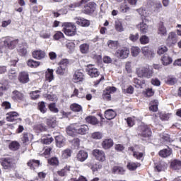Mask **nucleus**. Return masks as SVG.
Returning a JSON list of instances; mask_svg holds the SVG:
<instances>
[{
	"instance_id": "obj_20",
	"label": "nucleus",
	"mask_w": 181,
	"mask_h": 181,
	"mask_svg": "<svg viewBox=\"0 0 181 181\" xmlns=\"http://www.w3.org/2000/svg\"><path fill=\"white\" fill-rule=\"evenodd\" d=\"M76 158L79 162H84V161L87 160V159L88 158V153H87L85 151H80L78 153Z\"/></svg>"
},
{
	"instance_id": "obj_3",
	"label": "nucleus",
	"mask_w": 181,
	"mask_h": 181,
	"mask_svg": "<svg viewBox=\"0 0 181 181\" xmlns=\"http://www.w3.org/2000/svg\"><path fill=\"white\" fill-rule=\"evenodd\" d=\"M62 27L64 33L66 35V36H74L77 32V28L74 23H63Z\"/></svg>"
},
{
	"instance_id": "obj_44",
	"label": "nucleus",
	"mask_w": 181,
	"mask_h": 181,
	"mask_svg": "<svg viewBox=\"0 0 181 181\" xmlns=\"http://www.w3.org/2000/svg\"><path fill=\"white\" fill-rule=\"evenodd\" d=\"M86 2H88V0H81L80 2L69 4V8H70L71 9H74V8H78V6H81L83 4H86Z\"/></svg>"
},
{
	"instance_id": "obj_30",
	"label": "nucleus",
	"mask_w": 181,
	"mask_h": 181,
	"mask_svg": "<svg viewBox=\"0 0 181 181\" xmlns=\"http://www.w3.org/2000/svg\"><path fill=\"white\" fill-rule=\"evenodd\" d=\"M115 29L117 32L122 33L124 32V26L122 25V21L119 19H117L115 21Z\"/></svg>"
},
{
	"instance_id": "obj_43",
	"label": "nucleus",
	"mask_w": 181,
	"mask_h": 181,
	"mask_svg": "<svg viewBox=\"0 0 181 181\" xmlns=\"http://www.w3.org/2000/svg\"><path fill=\"white\" fill-rule=\"evenodd\" d=\"M136 12L140 15V16H143L144 18H148L149 16V13L146 11V8H140L136 10Z\"/></svg>"
},
{
	"instance_id": "obj_13",
	"label": "nucleus",
	"mask_w": 181,
	"mask_h": 181,
	"mask_svg": "<svg viewBox=\"0 0 181 181\" xmlns=\"http://www.w3.org/2000/svg\"><path fill=\"white\" fill-rule=\"evenodd\" d=\"M96 8L97 4L95 2H89L84 6V13H86V15H91L94 13Z\"/></svg>"
},
{
	"instance_id": "obj_61",
	"label": "nucleus",
	"mask_w": 181,
	"mask_h": 181,
	"mask_svg": "<svg viewBox=\"0 0 181 181\" xmlns=\"http://www.w3.org/2000/svg\"><path fill=\"white\" fill-rule=\"evenodd\" d=\"M49 108L52 112H54L55 114L59 112V109L56 107V103H50L49 105Z\"/></svg>"
},
{
	"instance_id": "obj_48",
	"label": "nucleus",
	"mask_w": 181,
	"mask_h": 181,
	"mask_svg": "<svg viewBox=\"0 0 181 181\" xmlns=\"http://www.w3.org/2000/svg\"><path fill=\"white\" fill-rule=\"evenodd\" d=\"M160 28H159V35L160 36H166L168 35V31L165 26H163V23H160Z\"/></svg>"
},
{
	"instance_id": "obj_5",
	"label": "nucleus",
	"mask_w": 181,
	"mask_h": 181,
	"mask_svg": "<svg viewBox=\"0 0 181 181\" xmlns=\"http://www.w3.org/2000/svg\"><path fill=\"white\" fill-rule=\"evenodd\" d=\"M136 73L139 77H146V78H151L152 77V69H149V66H143L136 69Z\"/></svg>"
},
{
	"instance_id": "obj_63",
	"label": "nucleus",
	"mask_w": 181,
	"mask_h": 181,
	"mask_svg": "<svg viewBox=\"0 0 181 181\" xmlns=\"http://www.w3.org/2000/svg\"><path fill=\"white\" fill-rule=\"evenodd\" d=\"M160 118L162 121H168L170 118V114L169 113H160Z\"/></svg>"
},
{
	"instance_id": "obj_28",
	"label": "nucleus",
	"mask_w": 181,
	"mask_h": 181,
	"mask_svg": "<svg viewBox=\"0 0 181 181\" xmlns=\"http://www.w3.org/2000/svg\"><path fill=\"white\" fill-rule=\"evenodd\" d=\"M56 145L58 148H62L64 146V142H66V139H64V136L59 135L55 137Z\"/></svg>"
},
{
	"instance_id": "obj_8",
	"label": "nucleus",
	"mask_w": 181,
	"mask_h": 181,
	"mask_svg": "<svg viewBox=\"0 0 181 181\" xmlns=\"http://www.w3.org/2000/svg\"><path fill=\"white\" fill-rule=\"evenodd\" d=\"M137 28L141 33H143V35H145L149 32V25H148V21L146 18L143 19L142 22H140L137 25Z\"/></svg>"
},
{
	"instance_id": "obj_12",
	"label": "nucleus",
	"mask_w": 181,
	"mask_h": 181,
	"mask_svg": "<svg viewBox=\"0 0 181 181\" xmlns=\"http://www.w3.org/2000/svg\"><path fill=\"white\" fill-rule=\"evenodd\" d=\"M165 43H167L168 46H173V45L177 43V34L175 32L169 33L168 36L165 40Z\"/></svg>"
},
{
	"instance_id": "obj_14",
	"label": "nucleus",
	"mask_w": 181,
	"mask_h": 181,
	"mask_svg": "<svg viewBox=\"0 0 181 181\" xmlns=\"http://www.w3.org/2000/svg\"><path fill=\"white\" fill-rule=\"evenodd\" d=\"M115 91H117V88L114 86L107 87L106 90L103 92V98L110 101L111 100V94H112V93H115Z\"/></svg>"
},
{
	"instance_id": "obj_51",
	"label": "nucleus",
	"mask_w": 181,
	"mask_h": 181,
	"mask_svg": "<svg viewBox=\"0 0 181 181\" xmlns=\"http://www.w3.org/2000/svg\"><path fill=\"white\" fill-rule=\"evenodd\" d=\"M139 42L141 45H148L150 42L149 37L147 35H141L139 38Z\"/></svg>"
},
{
	"instance_id": "obj_27",
	"label": "nucleus",
	"mask_w": 181,
	"mask_h": 181,
	"mask_svg": "<svg viewBox=\"0 0 181 181\" xmlns=\"http://www.w3.org/2000/svg\"><path fill=\"white\" fill-rule=\"evenodd\" d=\"M117 117V112L114 110L109 109L105 112V117L106 119H114V117Z\"/></svg>"
},
{
	"instance_id": "obj_64",
	"label": "nucleus",
	"mask_w": 181,
	"mask_h": 181,
	"mask_svg": "<svg viewBox=\"0 0 181 181\" xmlns=\"http://www.w3.org/2000/svg\"><path fill=\"white\" fill-rule=\"evenodd\" d=\"M177 82V80H176V78H173V77H169L167 79V84H169L170 86H173V84H176V83Z\"/></svg>"
},
{
	"instance_id": "obj_21",
	"label": "nucleus",
	"mask_w": 181,
	"mask_h": 181,
	"mask_svg": "<svg viewBox=\"0 0 181 181\" xmlns=\"http://www.w3.org/2000/svg\"><path fill=\"white\" fill-rule=\"evenodd\" d=\"M114 146V141L111 139H106L102 142V148L103 149H110Z\"/></svg>"
},
{
	"instance_id": "obj_56",
	"label": "nucleus",
	"mask_w": 181,
	"mask_h": 181,
	"mask_svg": "<svg viewBox=\"0 0 181 181\" xmlns=\"http://www.w3.org/2000/svg\"><path fill=\"white\" fill-rule=\"evenodd\" d=\"M32 100H37L40 97V90H35L30 93Z\"/></svg>"
},
{
	"instance_id": "obj_7",
	"label": "nucleus",
	"mask_w": 181,
	"mask_h": 181,
	"mask_svg": "<svg viewBox=\"0 0 181 181\" xmlns=\"http://www.w3.org/2000/svg\"><path fill=\"white\" fill-rule=\"evenodd\" d=\"M139 135L143 136V138H149L152 134L151 129L148 128V126L145 124H141L138 128Z\"/></svg>"
},
{
	"instance_id": "obj_17",
	"label": "nucleus",
	"mask_w": 181,
	"mask_h": 181,
	"mask_svg": "<svg viewBox=\"0 0 181 181\" xmlns=\"http://www.w3.org/2000/svg\"><path fill=\"white\" fill-rule=\"evenodd\" d=\"M33 57L36 60H42L46 57V52L41 49L35 50L32 53Z\"/></svg>"
},
{
	"instance_id": "obj_31",
	"label": "nucleus",
	"mask_w": 181,
	"mask_h": 181,
	"mask_svg": "<svg viewBox=\"0 0 181 181\" xmlns=\"http://www.w3.org/2000/svg\"><path fill=\"white\" fill-rule=\"evenodd\" d=\"M161 62L163 66H169V64H171L172 62H173V59H172V57H169V55L165 54L161 57Z\"/></svg>"
},
{
	"instance_id": "obj_36",
	"label": "nucleus",
	"mask_w": 181,
	"mask_h": 181,
	"mask_svg": "<svg viewBox=\"0 0 181 181\" xmlns=\"http://www.w3.org/2000/svg\"><path fill=\"white\" fill-rule=\"evenodd\" d=\"M170 166L174 170H179V169H181V161L179 160H174L171 162Z\"/></svg>"
},
{
	"instance_id": "obj_16",
	"label": "nucleus",
	"mask_w": 181,
	"mask_h": 181,
	"mask_svg": "<svg viewBox=\"0 0 181 181\" xmlns=\"http://www.w3.org/2000/svg\"><path fill=\"white\" fill-rule=\"evenodd\" d=\"M115 56L120 59H127L129 56V50L127 48L119 49L116 52Z\"/></svg>"
},
{
	"instance_id": "obj_19",
	"label": "nucleus",
	"mask_w": 181,
	"mask_h": 181,
	"mask_svg": "<svg viewBox=\"0 0 181 181\" xmlns=\"http://www.w3.org/2000/svg\"><path fill=\"white\" fill-rule=\"evenodd\" d=\"M18 81L22 84H26L29 81V73L26 71H23L19 74Z\"/></svg>"
},
{
	"instance_id": "obj_38",
	"label": "nucleus",
	"mask_w": 181,
	"mask_h": 181,
	"mask_svg": "<svg viewBox=\"0 0 181 181\" xmlns=\"http://www.w3.org/2000/svg\"><path fill=\"white\" fill-rule=\"evenodd\" d=\"M139 166H141L139 163L134 162H129L127 165V168L129 169V170H135L137 169V168H139Z\"/></svg>"
},
{
	"instance_id": "obj_34",
	"label": "nucleus",
	"mask_w": 181,
	"mask_h": 181,
	"mask_svg": "<svg viewBox=\"0 0 181 181\" xmlns=\"http://www.w3.org/2000/svg\"><path fill=\"white\" fill-rule=\"evenodd\" d=\"M79 49L81 50V53L86 54L90 52V45L87 43L82 44L80 45Z\"/></svg>"
},
{
	"instance_id": "obj_10",
	"label": "nucleus",
	"mask_w": 181,
	"mask_h": 181,
	"mask_svg": "<svg viewBox=\"0 0 181 181\" xmlns=\"http://www.w3.org/2000/svg\"><path fill=\"white\" fill-rule=\"evenodd\" d=\"M84 166H88V168H90L93 173H95V172H98L103 168V165H101L100 163L94 164V160H91L86 163Z\"/></svg>"
},
{
	"instance_id": "obj_52",
	"label": "nucleus",
	"mask_w": 181,
	"mask_h": 181,
	"mask_svg": "<svg viewBox=\"0 0 181 181\" xmlns=\"http://www.w3.org/2000/svg\"><path fill=\"white\" fill-rule=\"evenodd\" d=\"M62 156L63 159H69L71 156V150L66 149L62 151Z\"/></svg>"
},
{
	"instance_id": "obj_53",
	"label": "nucleus",
	"mask_w": 181,
	"mask_h": 181,
	"mask_svg": "<svg viewBox=\"0 0 181 181\" xmlns=\"http://www.w3.org/2000/svg\"><path fill=\"white\" fill-rule=\"evenodd\" d=\"M48 163L52 166H57V165H59V159L56 157H52L48 159Z\"/></svg>"
},
{
	"instance_id": "obj_11",
	"label": "nucleus",
	"mask_w": 181,
	"mask_h": 181,
	"mask_svg": "<svg viewBox=\"0 0 181 181\" xmlns=\"http://www.w3.org/2000/svg\"><path fill=\"white\" fill-rule=\"evenodd\" d=\"M86 71L88 75L90 76V77L92 78H95V77H98V76H100V71H98V69L95 67H94V66L93 65H88L86 67Z\"/></svg>"
},
{
	"instance_id": "obj_42",
	"label": "nucleus",
	"mask_w": 181,
	"mask_h": 181,
	"mask_svg": "<svg viewBox=\"0 0 181 181\" xmlns=\"http://www.w3.org/2000/svg\"><path fill=\"white\" fill-rule=\"evenodd\" d=\"M46 122L47 125H48V127H50L51 128H55L56 125H57L56 118L54 117L47 119Z\"/></svg>"
},
{
	"instance_id": "obj_45",
	"label": "nucleus",
	"mask_w": 181,
	"mask_h": 181,
	"mask_svg": "<svg viewBox=\"0 0 181 181\" xmlns=\"http://www.w3.org/2000/svg\"><path fill=\"white\" fill-rule=\"evenodd\" d=\"M131 53L134 57H136L141 53V48L139 47H132Z\"/></svg>"
},
{
	"instance_id": "obj_2",
	"label": "nucleus",
	"mask_w": 181,
	"mask_h": 181,
	"mask_svg": "<svg viewBox=\"0 0 181 181\" xmlns=\"http://www.w3.org/2000/svg\"><path fill=\"white\" fill-rule=\"evenodd\" d=\"M4 39V45L0 46V53H8L10 50H13L19 43V40H13L12 37H6Z\"/></svg>"
},
{
	"instance_id": "obj_50",
	"label": "nucleus",
	"mask_w": 181,
	"mask_h": 181,
	"mask_svg": "<svg viewBox=\"0 0 181 181\" xmlns=\"http://www.w3.org/2000/svg\"><path fill=\"white\" fill-rule=\"evenodd\" d=\"M38 110L42 112V114H45L46 111H47V108H46L45 102H40L38 103Z\"/></svg>"
},
{
	"instance_id": "obj_37",
	"label": "nucleus",
	"mask_w": 181,
	"mask_h": 181,
	"mask_svg": "<svg viewBox=\"0 0 181 181\" xmlns=\"http://www.w3.org/2000/svg\"><path fill=\"white\" fill-rule=\"evenodd\" d=\"M109 49H112V50H115L118 48V41L117 40H108L107 42Z\"/></svg>"
},
{
	"instance_id": "obj_60",
	"label": "nucleus",
	"mask_w": 181,
	"mask_h": 181,
	"mask_svg": "<svg viewBox=\"0 0 181 181\" xmlns=\"http://www.w3.org/2000/svg\"><path fill=\"white\" fill-rule=\"evenodd\" d=\"M66 72L67 69H65V68L60 66V65L56 71L57 74H59V76H63Z\"/></svg>"
},
{
	"instance_id": "obj_62",
	"label": "nucleus",
	"mask_w": 181,
	"mask_h": 181,
	"mask_svg": "<svg viewBox=\"0 0 181 181\" xmlns=\"http://www.w3.org/2000/svg\"><path fill=\"white\" fill-rule=\"evenodd\" d=\"M93 139H101L103 138V134L100 132H94L91 134Z\"/></svg>"
},
{
	"instance_id": "obj_35",
	"label": "nucleus",
	"mask_w": 181,
	"mask_h": 181,
	"mask_svg": "<svg viewBox=\"0 0 181 181\" xmlns=\"http://www.w3.org/2000/svg\"><path fill=\"white\" fill-rule=\"evenodd\" d=\"M112 172L115 175H124V173H125V169L122 167L115 166L112 169Z\"/></svg>"
},
{
	"instance_id": "obj_58",
	"label": "nucleus",
	"mask_w": 181,
	"mask_h": 181,
	"mask_svg": "<svg viewBox=\"0 0 181 181\" xmlns=\"http://www.w3.org/2000/svg\"><path fill=\"white\" fill-rule=\"evenodd\" d=\"M131 9V8H129V6H128V5L127 4H122L119 7V11L122 13H127V12H129V11Z\"/></svg>"
},
{
	"instance_id": "obj_32",
	"label": "nucleus",
	"mask_w": 181,
	"mask_h": 181,
	"mask_svg": "<svg viewBox=\"0 0 181 181\" xmlns=\"http://www.w3.org/2000/svg\"><path fill=\"white\" fill-rule=\"evenodd\" d=\"M54 79V76H53V69H48L45 74V80L49 83H51Z\"/></svg>"
},
{
	"instance_id": "obj_59",
	"label": "nucleus",
	"mask_w": 181,
	"mask_h": 181,
	"mask_svg": "<svg viewBox=\"0 0 181 181\" xmlns=\"http://www.w3.org/2000/svg\"><path fill=\"white\" fill-rule=\"evenodd\" d=\"M29 138H32V134L29 133H24L22 139L23 144H28V142H29Z\"/></svg>"
},
{
	"instance_id": "obj_39",
	"label": "nucleus",
	"mask_w": 181,
	"mask_h": 181,
	"mask_svg": "<svg viewBox=\"0 0 181 181\" xmlns=\"http://www.w3.org/2000/svg\"><path fill=\"white\" fill-rule=\"evenodd\" d=\"M27 66H28V67H31L32 69H36V67H39V66H40V62L33 59H29L27 62Z\"/></svg>"
},
{
	"instance_id": "obj_25",
	"label": "nucleus",
	"mask_w": 181,
	"mask_h": 181,
	"mask_svg": "<svg viewBox=\"0 0 181 181\" xmlns=\"http://www.w3.org/2000/svg\"><path fill=\"white\" fill-rule=\"evenodd\" d=\"M71 172V166L66 165L61 170L58 171L59 176H67L69 173Z\"/></svg>"
},
{
	"instance_id": "obj_9",
	"label": "nucleus",
	"mask_w": 181,
	"mask_h": 181,
	"mask_svg": "<svg viewBox=\"0 0 181 181\" xmlns=\"http://www.w3.org/2000/svg\"><path fill=\"white\" fill-rule=\"evenodd\" d=\"M141 53L144 54V57H147L148 59H152L155 57L156 53L152 48L149 47L148 46H145L141 48Z\"/></svg>"
},
{
	"instance_id": "obj_46",
	"label": "nucleus",
	"mask_w": 181,
	"mask_h": 181,
	"mask_svg": "<svg viewBox=\"0 0 181 181\" xmlns=\"http://www.w3.org/2000/svg\"><path fill=\"white\" fill-rule=\"evenodd\" d=\"M53 37L54 40H63L64 39V34L62 31H57Z\"/></svg>"
},
{
	"instance_id": "obj_29",
	"label": "nucleus",
	"mask_w": 181,
	"mask_h": 181,
	"mask_svg": "<svg viewBox=\"0 0 181 181\" xmlns=\"http://www.w3.org/2000/svg\"><path fill=\"white\" fill-rule=\"evenodd\" d=\"M28 166L30 168V169H36V168H39L40 166V161L39 160H30L28 163Z\"/></svg>"
},
{
	"instance_id": "obj_33",
	"label": "nucleus",
	"mask_w": 181,
	"mask_h": 181,
	"mask_svg": "<svg viewBox=\"0 0 181 181\" xmlns=\"http://www.w3.org/2000/svg\"><path fill=\"white\" fill-rule=\"evenodd\" d=\"M20 147L21 144H19V142L16 141H11L8 144V148L11 151H18Z\"/></svg>"
},
{
	"instance_id": "obj_57",
	"label": "nucleus",
	"mask_w": 181,
	"mask_h": 181,
	"mask_svg": "<svg viewBox=\"0 0 181 181\" xmlns=\"http://www.w3.org/2000/svg\"><path fill=\"white\" fill-rule=\"evenodd\" d=\"M149 108L153 112H156V111H158V100H154V102L151 103V105Z\"/></svg>"
},
{
	"instance_id": "obj_18",
	"label": "nucleus",
	"mask_w": 181,
	"mask_h": 181,
	"mask_svg": "<svg viewBox=\"0 0 181 181\" xmlns=\"http://www.w3.org/2000/svg\"><path fill=\"white\" fill-rule=\"evenodd\" d=\"M11 98L14 101H23L25 95L18 90H14L12 93Z\"/></svg>"
},
{
	"instance_id": "obj_1",
	"label": "nucleus",
	"mask_w": 181,
	"mask_h": 181,
	"mask_svg": "<svg viewBox=\"0 0 181 181\" xmlns=\"http://www.w3.org/2000/svg\"><path fill=\"white\" fill-rule=\"evenodd\" d=\"M88 131H90V128L86 124L78 125L74 124L66 128V134L70 136H73L74 134L86 135V134H88Z\"/></svg>"
},
{
	"instance_id": "obj_55",
	"label": "nucleus",
	"mask_w": 181,
	"mask_h": 181,
	"mask_svg": "<svg viewBox=\"0 0 181 181\" xmlns=\"http://www.w3.org/2000/svg\"><path fill=\"white\" fill-rule=\"evenodd\" d=\"M129 40H131V42H133L134 43H135V42H137L138 39H139V33L130 34L129 36Z\"/></svg>"
},
{
	"instance_id": "obj_41",
	"label": "nucleus",
	"mask_w": 181,
	"mask_h": 181,
	"mask_svg": "<svg viewBox=\"0 0 181 181\" xmlns=\"http://www.w3.org/2000/svg\"><path fill=\"white\" fill-rule=\"evenodd\" d=\"M70 108L74 112H80L81 111H83V107H81V105L77 103H74L71 105Z\"/></svg>"
},
{
	"instance_id": "obj_24",
	"label": "nucleus",
	"mask_w": 181,
	"mask_h": 181,
	"mask_svg": "<svg viewBox=\"0 0 181 181\" xmlns=\"http://www.w3.org/2000/svg\"><path fill=\"white\" fill-rule=\"evenodd\" d=\"M136 149H138V146L130 147L129 148V151H131L132 152H133V156L136 159H142V157L144 156V153H140L139 151H136Z\"/></svg>"
},
{
	"instance_id": "obj_26",
	"label": "nucleus",
	"mask_w": 181,
	"mask_h": 181,
	"mask_svg": "<svg viewBox=\"0 0 181 181\" xmlns=\"http://www.w3.org/2000/svg\"><path fill=\"white\" fill-rule=\"evenodd\" d=\"M170 155H172V149L169 147L160 150L159 152V156H161V158H169Z\"/></svg>"
},
{
	"instance_id": "obj_23",
	"label": "nucleus",
	"mask_w": 181,
	"mask_h": 181,
	"mask_svg": "<svg viewBox=\"0 0 181 181\" xmlns=\"http://www.w3.org/2000/svg\"><path fill=\"white\" fill-rule=\"evenodd\" d=\"M7 115L6 119L8 122H15L18 119V117H19V114L16 112H10Z\"/></svg>"
},
{
	"instance_id": "obj_40",
	"label": "nucleus",
	"mask_w": 181,
	"mask_h": 181,
	"mask_svg": "<svg viewBox=\"0 0 181 181\" xmlns=\"http://www.w3.org/2000/svg\"><path fill=\"white\" fill-rule=\"evenodd\" d=\"M86 122L91 124L92 125H97L98 124V119L94 116H88L86 118Z\"/></svg>"
},
{
	"instance_id": "obj_54",
	"label": "nucleus",
	"mask_w": 181,
	"mask_h": 181,
	"mask_svg": "<svg viewBox=\"0 0 181 181\" xmlns=\"http://www.w3.org/2000/svg\"><path fill=\"white\" fill-rule=\"evenodd\" d=\"M8 77L10 80H16V77H18V74L15 69H11L8 72Z\"/></svg>"
},
{
	"instance_id": "obj_4",
	"label": "nucleus",
	"mask_w": 181,
	"mask_h": 181,
	"mask_svg": "<svg viewBox=\"0 0 181 181\" xmlns=\"http://www.w3.org/2000/svg\"><path fill=\"white\" fill-rule=\"evenodd\" d=\"M1 163L4 169H5V170H8V172L13 170L15 166H16V164H15V160L12 158H2Z\"/></svg>"
},
{
	"instance_id": "obj_47",
	"label": "nucleus",
	"mask_w": 181,
	"mask_h": 181,
	"mask_svg": "<svg viewBox=\"0 0 181 181\" xmlns=\"http://www.w3.org/2000/svg\"><path fill=\"white\" fill-rule=\"evenodd\" d=\"M70 64V61L67 59H62L59 62V66L67 70V67H69V64Z\"/></svg>"
},
{
	"instance_id": "obj_22",
	"label": "nucleus",
	"mask_w": 181,
	"mask_h": 181,
	"mask_svg": "<svg viewBox=\"0 0 181 181\" xmlns=\"http://www.w3.org/2000/svg\"><path fill=\"white\" fill-rule=\"evenodd\" d=\"M76 23L79 25V26H83L85 28L90 26V21L85 19L84 18H76Z\"/></svg>"
},
{
	"instance_id": "obj_6",
	"label": "nucleus",
	"mask_w": 181,
	"mask_h": 181,
	"mask_svg": "<svg viewBox=\"0 0 181 181\" xmlns=\"http://www.w3.org/2000/svg\"><path fill=\"white\" fill-rule=\"evenodd\" d=\"M92 155L98 162H105L106 156L104 151L95 148L93 150Z\"/></svg>"
},
{
	"instance_id": "obj_49",
	"label": "nucleus",
	"mask_w": 181,
	"mask_h": 181,
	"mask_svg": "<svg viewBox=\"0 0 181 181\" xmlns=\"http://www.w3.org/2000/svg\"><path fill=\"white\" fill-rule=\"evenodd\" d=\"M52 34L47 30H42L40 33V37L42 39H50Z\"/></svg>"
},
{
	"instance_id": "obj_15",
	"label": "nucleus",
	"mask_w": 181,
	"mask_h": 181,
	"mask_svg": "<svg viewBox=\"0 0 181 181\" xmlns=\"http://www.w3.org/2000/svg\"><path fill=\"white\" fill-rule=\"evenodd\" d=\"M84 80V74H83V70L78 69L75 71L73 76V81L74 83H80Z\"/></svg>"
}]
</instances>
